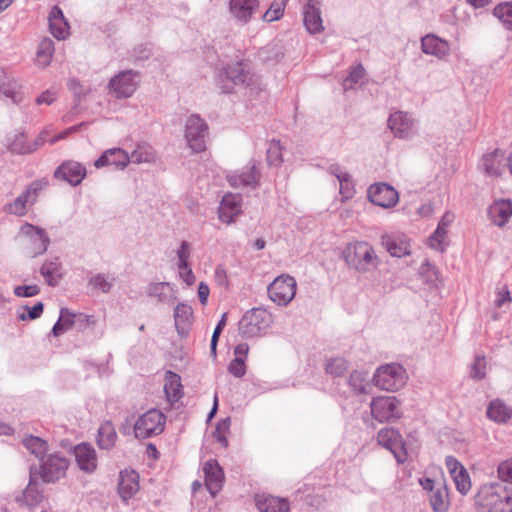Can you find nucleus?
<instances>
[{
	"instance_id": "1",
	"label": "nucleus",
	"mask_w": 512,
	"mask_h": 512,
	"mask_svg": "<svg viewBox=\"0 0 512 512\" xmlns=\"http://www.w3.org/2000/svg\"><path fill=\"white\" fill-rule=\"evenodd\" d=\"M476 505L480 512H511L512 491L502 482H486L476 494Z\"/></svg>"
},
{
	"instance_id": "2",
	"label": "nucleus",
	"mask_w": 512,
	"mask_h": 512,
	"mask_svg": "<svg viewBox=\"0 0 512 512\" xmlns=\"http://www.w3.org/2000/svg\"><path fill=\"white\" fill-rule=\"evenodd\" d=\"M347 265L359 273H367L377 269L380 258L374 248L366 241H356L349 244L343 252Z\"/></svg>"
},
{
	"instance_id": "3",
	"label": "nucleus",
	"mask_w": 512,
	"mask_h": 512,
	"mask_svg": "<svg viewBox=\"0 0 512 512\" xmlns=\"http://www.w3.org/2000/svg\"><path fill=\"white\" fill-rule=\"evenodd\" d=\"M217 85L223 93H231L235 86L256 87L258 77L243 62L227 65L217 76Z\"/></svg>"
},
{
	"instance_id": "4",
	"label": "nucleus",
	"mask_w": 512,
	"mask_h": 512,
	"mask_svg": "<svg viewBox=\"0 0 512 512\" xmlns=\"http://www.w3.org/2000/svg\"><path fill=\"white\" fill-rule=\"evenodd\" d=\"M408 379L406 370L397 363L380 366L373 377L376 387L385 391H397L402 388Z\"/></svg>"
},
{
	"instance_id": "5",
	"label": "nucleus",
	"mask_w": 512,
	"mask_h": 512,
	"mask_svg": "<svg viewBox=\"0 0 512 512\" xmlns=\"http://www.w3.org/2000/svg\"><path fill=\"white\" fill-rule=\"evenodd\" d=\"M209 136V127L198 114H192L185 122L184 138L187 146L194 153L206 150V142Z\"/></svg>"
},
{
	"instance_id": "6",
	"label": "nucleus",
	"mask_w": 512,
	"mask_h": 512,
	"mask_svg": "<svg viewBox=\"0 0 512 512\" xmlns=\"http://www.w3.org/2000/svg\"><path fill=\"white\" fill-rule=\"evenodd\" d=\"M69 461L58 454H52L39 465L30 469V480H58L66 476Z\"/></svg>"
},
{
	"instance_id": "7",
	"label": "nucleus",
	"mask_w": 512,
	"mask_h": 512,
	"mask_svg": "<svg viewBox=\"0 0 512 512\" xmlns=\"http://www.w3.org/2000/svg\"><path fill=\"white\" fill-rule=\"evenodd\" d=\"M165 424L166 416L158 409H150L134 424L135 437L146 439L160 435L164 431Z\"/></svg>"
},
{
	"instance_id": "8",
	"label": "nucleus",
	"mask_w": 512,
	"mask_h": 512,
	"mask_svg": "<svg viewBox=\"0 0 512 512\" xmlns=\"http://www.w3.org/2000/svg\"><path fill=\"white\" fill-rule=\"evenodd\" d=\"M272 322L271 314L262 308L247 311L239 323V330L245 337H255L268 328Z\"/></svg>"
},
{
	"instance_id": "9",
	"label": "nucleus",
	"mask_w": 512,
	"mask_h": 512,
	"mask_svg": "<svg viewBox=\"0 0 512 512\" xmlns=\"http://www.w3.org/2000/svg\"><path fill=\"white\" fill-rule=\"evenodd\" d=\"M296 286V280L292 276H278L268 286L269 298L280 306H286L295 297Z\"/></svg>"
},
{
	"instance_id": "10",
	"label": "nucleus",
	"mask_w": 512,
	"mask_h": 512,
	"mask_svg": "<svg viewBox=\"0 0 512 512\" xmlns=\"http://www.w3.org/2000/svg\"><path fill=\"white\" fill-rule=\"evenodd\" d=\"M370 409L372 416L379 422H390L401 417L399 401L394 396L374 397Z\"/></svg>"
},
{
	"instance_id": "11",
	"label": "nucleus",
	"mask_w": 512,
	"mask_h": 512,
	"mask_svg": "<svg viewBox=\"0 0 512 512\" xmlns=\"http://www.w3.org/2000/svg\"><path fill=\"white\" fill-rule=\"evenodd\" d=\"M377 441L394 455L398 463H404L407 460L408 453L405 442L396 429L391 427L381 429L378 432Z\"/></svg>"
},
{
	"instance_id": "12",
	"label": "nucleus",
	"mask_w": 512,
	"mask_h": 512,
	"mask_svg": "<svg viewBox=\"0 0 512 512\" xmlns=\"http://www.w3.org/2000/svg\"><path fill=\"white\" fill-rule=\"evenodd\" d=\"M427 491L430 506L434 512H446L450 505L446 482H420Z\"/></svg>"
},
{
	"instance_id": "13",
	"label": "nucleus",
	"mask_w": 512,
	"mask_h": 512,
	"mask_svg": "<svg viewBox=\"0 0 512 512\" xmlns=\"http://www.w3.org/2000/svg\"><path fill=\"white\" fill-rule=\"evenodd\" d=\"M388 127L394 136L400 139H409L417 132L414 119L403 111H396L390 114Z\"/></svg>"
},
{
	"instance_id": "14",
	"label": "nucleus",
	"mask_w": 512,
	"mask_h": 512,
	"mask_svg": "<svg viewBox=\"0 0 512 512\" xmlns=\"http://www.w3.org/2000/svg\"><path fill=\"white\" fill-rule=\"evenodd\" d=\"M367 197L370 202L382 208L394 207L399 201L398 192L386 183L372 184L368 188Z\"/></svg>"
},
{
	"instance_id": "15",
	"label": "nucleus",
	"mask_w": 512,
	"mask_h": 512,
	"mask_svg": "<svg viewBox=\"0 0 512 512\" xmlns=\"http://www.w3.org/2000/svg\"><path fill=\"white\" fill-rule=\"evenodd\" d=\"M303 22L310 34H317L324 30L321 17V1L308 0L303 9Z\"/></svg>"
},
{
	"instance_id": "16",
	"label": "nucleus",
	"mask_w": 512,
	"mask_h": 512,
	"mask_svg": "<svg viewBox=\"0 0 512 512\" xmlns=\"http://www.w3.org/2000/svg\"><path fill=\"white\" fill-rule=\"evenodd\" d=\"M261 173L254 161H251L241 172L228 176V182L233 187H251L256 189L260 183Z\"/></svg>"
},
{
	"instance_id": "17",
	"label": "nucleus",
	"mask_w": 512,
	"mask_h": 512,
	"mask_svg": "<svg viewBox=\"0 0 512 512\" xmlns=\"http://www.w3.org/2000/svg\"><path fill=\"white\" fill-rule=\"evenodd\" d=\"M241 196L238 194H225L218 209L220 221L230 224L241 213Z\"/></svg>"
},
{
	"instance_id": "18",
	"label": "nucleus",
	"mask_w": 512,
	"mask_h": 512,
	"mask_svg": "<svg viewBox=\"0 0 512 512\" xmlns=\"http://www.w3.org/2000/svg\"><path fill=\"white\" fill-rule=\"evenodd\" d=\"M55 178L67 181L72 185H78L86 176L85 167L79 162L68 160L63 162L54 173Z\"/></svg>"
},
{
	"instance_id": "19",
	"label": "nucleus",
	"mask_w": 512,
	"mask_h": 512,
	"mask_svg": "<svg viewBox=\"0 0 512 512\" xmlns=\"http://www.w3.org/2000/svg\"><path fill=\"white\" fill-rule=\"evenodd\" d=\"M21 231L28 237V246L32 256H37L47 250L49 239L42 229L31 224H25Z\"/></svg>"
},
{
	"instance_id": "20",
	"label": "nucleus",
	"mask_w": 512,
	"mask_h": 512,
	"mask_svg": "<svg viewBox=\"0 0 512 512\" xmlns=\"http://www.w3.org/2000/svg\"><path fill=\"white\" fill-rule=\"evenodd\" d=\"M128 165V153L121 148L106 150L94 163L96 168L111 167L115 170H123Z\"/></svg>"
},
{
	"instance_id": "21",
	"label": "nucleus",
	"mask_w": 512,
	"mask_h": 512,
	"mask_svg": "<svg viewBox=\"0 0 512 512\" xmlns=\"http://www.w3.org/2000/svg\"><path fill=\"white\" fill-rule=\"evenodd\" d=\"M506 165L505 152L501 149L485 154L481 163L484 172L492 177H500Z\"/></svg>"
},
{
	"instance_id": "22",
	"label": "nucleus",
	"mask_w": 512,
	"mask_h": 512,
	"mask_svg": "<svg viewBox=\"0 0 512 512\" xmlns=\"http://www.w3.org/2000/svg\"><path fill=\"white\" fill-rule=\"evenodd\" d=\"M255 505L259 512H288L289 502L286 498L269 494H256Z\"/></svg>"
},
{
	"instance_id": "23",
	"label": "nucleus",
	"mask_w": 512,
	"mask_h": 512,
	"mask_svg": "<svg viewBox=\"0 0 512 512\" xmlns=\"http://www.w3.org/2000/svg\"><path fill=\"white\" fill-rule=\"evenodd\" d=\"M512 216V201L509 199L495 200L488 208V217L498 227H503Z\"/></svg>"
},
{
	"instance_id": "24",
	"label": "nucleus",
	"mask_w": 512,
	"mask_h": 512,
	"mask_svg": "<svg viewBox=\"0 0 512 512\" xmlns=\"http://www.w3.org/2000/svg\"><path fill=\"white\" fill-rule=\"evenodd\" d=\"M74 455L79 468L85 472H93L97 467V458L94 448L86 443L74 448Z\"/></svg>"
},
{
	"instance_id": "25",
	"label": "nucleus",
	"mask_w": 512,
	"mask_h": 512,
	"mask_svg": "<svg viewBox=\"0 0 512 512\" xmlns=\"http://www.w3.org/2000/svg\"><path fill=\"white\" fill-rule=\"evenodd\" d=\"M49 30L58 40H64L69 36V24L64 18L62 10L54 6L48 16Z\"/></svg>"
},
{
	"instance_id": "26",
	"label": "nucleus",
	"mask_w": 512,
	"mask_h": 512,
	"mask_svg": "<svg viewBox=\"0 0 512 512\" xmlns=\"http://www.w3.org/2000/svg\"><path fill=\"white\" fill-rule=\"evenodd\" d=\"M421 49L425 54L442 59L449 54L450 46L446 40L429 34L421 39Z\"/></svg>"
},
{
	"instance_id": "27",
	"label": "nucleus",
	"mask_w": 512,
	"mask_h": 512,
	"mask_svg": "<svg viewBox=\"0 0 512 512\" xmlns=\"http://www.w3.org/2000/svg\"><path fill=\"white\" fill-rule=\"evenodd\" d=\"M381 243L392 257H404L410 255V244L401 236L383 235Z\"/></svg>"
},
{
	"instance_id": "28",
	"label": "nucleus",
	"mask_w": 512,
	"mask_h": 512,
	"mask_svg": "<svg viewBox=\"0 0 512 512\" xmlns=\"http://www.w3.org/2000/svg\"><path fill=\"white\" fill-rule=\"evenodd\" d=\"M453 220H454V215L452 213L446 212L443 215L436 230L429 237L428 244L431 248H433L439 252L445 251L443 241L447 234V228L453 222Z\"/></svg>"
},
{
	"instance_id": "29",
	"label": "nucleus",
	"mask_w": 512,
	"mask_h": 512,
	"mask_svg": "<svg viewBox=\"0 0 512 512\" xmlns=\"http://www.w3.org/2000/svg\"><path fill=\"white\" fill-rule=\"evenodd\" d=\"M258 4V0H230V12L238 21L247 23Z\"/></svg>"
},
{
	"instance_id": "30",
	"label": "nucleus",
	"mask_w": 512,
	"mask_h": 512,
	"mask_svg": "<svg viewBox=\"0 0 512 512\" xmlns=\"http://www.w3.org/2000/svg\"><path fill=\"white\" fill-rule=\"evenodd\" d=\"M164 391L169 403L174 404L180 400L183 396V390L181 378L178 374L172 371H167L165 373Z\"/></svg>"
},
{
	"instance_id": "31",
	"label": "nucleus",
	"mask_w": 512,
	"mask_h": 512,
	"mask_svg": "<svg viewBox=\"0 0 512 512\" xmlns=\"http://www.w3.org/2000/svg\"><path fill=\"white\" fill-rule=\"evenodd\" d=\"M156 160V152L147 142H140L130 153V163H153Z\"/></svg>"
},
{
	"instance_id": "32",
	"label": "nucleus",
	"mask_w": 512,
	"mask_h": 512,
	"mask_svg": "<svg viewBox=\"0 0 512 512\" xmlns=\"http://www.w3.org/2000/svg\"><path fill=\"white\" fill-rule=\"evenodd\" d=\"M193 311L191 306L180 303L174 309L175 327L180 335L187 333Z\"/></svg>"
},
{
	"instance_id": "33",
	"label": "nucleus",
	"mask_w": 512,
	"mask_h": 512,
	"mask_svg": "<svg viewBox=\"0 0 512 512\" xmlns=\"http://www.w3.org/2000/svg\"><path fill=\"white\" fill-rule=\"evenodd\" d=\"M41 274L50 286H55L62 278L61 263L58 259L46 261L41 267Z\"/></svg>"
},
{
	"instance_id": "34",
	"label": "nucleus",
	"mask_w": 512,
	"mask_h": 512,
	"mask_svg": "<svg viewBox=\"0 0 512 512\" xmlns=\"http://www.w3.org/2000/svg\"><path fill=\"white\" fill-rule=\"evenodd\" d=\"M487 416L498 423H505L512 417V409L501 401H492L487 409Z\"/></svg>"
},
{
	"instance_id": "35",
	"label": "nucleus",
	"mask_w": 512,
	"mask_h": 512,
	"mask_svg": "<svg viewBox=\"0 0 512 512\" xmlns=\"http://www.w3.org/2000/svg\"><path fill=\"white\" fill-rule=\"evenodd\" d=\"M76 313L71 312L67 308H62L60 310V316L58 321L55 323L52 329V333L54 336H60L66 331H68L70 328L73 327V325L76 322Z\"/></svg>"
},
{
	"instance_id": "36",
	"label": "nucleus",
	"mask_w": 512,
	"mask_h": 512,
	"mask_svg": "<svg viewBox=\"0 0 512 512\" xmlns=\"http://www.w3.org/2000/svg\"><path fill=\"white\" fill-rule=\"evenodd\" d=\"M54 50V42L50 38H43L36 53L37 65L41 67L48 66L52 60Z\"/></svg>"
},
{
	"instance_id": "37",
	"label": "nucleus",
	"mask_w": 512,
	"mask_h": 512,
	"mask_svg": "<svg viewBox=\"0 0 512 512\" xmlns=\"http://www.w3.org/2000/svg\"><path fill=\"white\" fill-rule=\"evenodd\" d=\"M173 289L167 282L151 283L147 288V294L158 302H168L172 297Z\"/></svg>"
},
{
	"instance_id": "38",
	"label": "nucleus",
	"mask_w": 512,
	"mask_h": 512,
	"mask_svg": "<svg viewBox=\"0 0 512 512\" xmlns=\"http://www.w3.org/2000/svg\"><path fill=\"white\" fill-rule=\"evenodd\" d=\"M116 437L117 435L112 424L105 422L98 430L97 443L100 448L109 449L114 446Z\"/></svg>"
},
{
	"instance_id": "39",
	"label": "nucleus",
	"mask_w": 512,
	"mask_h": 512,
	"mask_svg": "<svg viewBox=\"0 0 512 512\" xmlns=\"http://www.w3.org/2000/svg\"><path fill=\"white\" fill-rule=\"evenodd\" d=\"M22 443L37 458L43 457L48 450L47 442L42 438L33 435L25 436Z\"/></svg>"
},
{
	"instance_id": "40",
	"label": "nucleus",
	"mask_w": 512,
	"mask_h": 512,
	"mask_svg": "<svg viewBox=\"0 0 512 512\" xmlns=\"http://www.w3.org/2000/svg\"><path fill=\"white\" fill-rule=\"evenodd\" d=\"M325 371L333 377H341L348 370V363L342 357H334L325 360Z\"/></svg>"
},
{
	"instance_id": "41",
	"label": "nucleus",
	"mask_w": 512,
	"mask_h": 512,
	"mask_svg": "<svg viewBox=\"0 0 512 512\" xmlns=\"http://www.w3.org/2000/svg\"><path fill=\"white\" fill-rule=\"evenodd\" d=\"M445 464L452 480H470L466 468L455 457L447 456Z\"/></svg>"
},
{
	"instance_id": "42",
	"label": "nucleus",
	"mask_w": 512,
	"mask_h": 512,
	"mask_svg": "<svg viewBox=\"0 0 512 512\" xmlns=\"http://www.w3.org/2000/svg\"><path fill=\"white\" fill-rule=\"evenodd\" d=\"M128 75L121 72L110 81V91L116 98L127 96Z\"/></svg>"
},
{
	"instance_id": "43",
	"label": "nucleus",
	"mask_w": 512,
	"mask_h": 512,
	"mask_svg": "<svg viewBox=\"0 0 512 512\" xmlns=\"http://www.w3.org/2000/svg\"><path fill=\"white\" fill-rule=\"evenodd\" d=\"M351 389L357 394H366L367 391V374L361 371H353L348 379Z\"/></svg>"
},
{
	"instance_id": "44",
	"label": "nucleus",
	"mask_w": 512,
	"mask_h": 512,
	"mask_svg": "<svg viewBox=\"0 0 512 512\" xmlns=\"http://www.w3.org/2000/svg\"><path fill=\"white\" fill-rule=\"evenodd\" d=\"M23 501L29 507H36L43 501V495L37 487V482H29L23 494Z\"/></svg>"
},
{
	"instance_id": "45",
	"label": "nucleus",
	"mask_w": 512,
	"mask_h": 512,
	"mask_svg": "<svg viewBox=\"0 0 512 512\" xmlns=\"http://www.w3.org/2000/svg\"><path fill=\"white\" fill-rule=\"evenodd\" d=\"M494 15L508 29L512 30V2H505L494 8Z\"/></svg>"
},
{
	"instance_id": "46",
	"label": "nucleus",
	"mask_w": 512,
	"mask_h": 512,
	"mask_svg": "<svg viewBox=\"0 0 512 512\" xmlns=\"http://www.w3.org/2000/svg\"><path fill=\"white\" fill-rule=\"evenodd\" d=\"M287 1L288 0H274L263 15V20L266 22L279 20L283 16Z\"/></svg>"
},
{
	"instance_id": "47",
	"label": "nucleus",
	"mask_w": 512,
	"mask_h": 512,
	"mask_svg": "<svg viewBox=\"0 0 512 512\" xmlns=\"http://www.w3.org/2000/svg\"><path fill=\"white\" fill-rule=\"evenodd\" d=\"M365 76V69L361 64L353 67L349 75L343 80L342 86L345 91L350 90L358 84Z\"/></svg>"
},
{
	"instance_id": "48",
	"label": "nucleus",
	"mask_w": 512,
	"mask_h": 512,
	"mask_svg": "<svg viewBox=\"0 0 512 512\" xmlns=\"http://www.w3.org/2000/svg\"><path fill=\"white\" fill-rule=\"evenodd\" d=\"M205 480H224V472L216 460H208L203 465Z\"/></svg>"
},
{
	"instance_id": "49",
	"label": "nucleus",
	"mask_w": 512,
	"mask_h": 512,
	"mask_svg": "<svg viewBox=\"0 0 512 512\" xmlns=\"http://www.w3.org/2000/svg\"><path fill=\"white\" fill-rule=\"evenodd\" d=\"M282 161V148L280 141L273 140L267 148V163L270 166H279Z\"/></svg>"
},
{
	"instance_id": "50",
	"label": "nucleus",
	"mask_w": 512,
	"mask_h": 512,
	"mask_svg": "<svg viewBox=\"0 0 512 512\" xmlns=\"http://www.w3.org/2000/svg\"><path fill=\"white\" fill-rule=\"evenodd\" d=\"M341 177L342 178L338 180L340 194L344 200H349L353 198L355 194L354 182L349 173L342 175Z\"/></svg>"
},
{
	"instance_id": "51",
	"label": "nucleus",
	"mask_w": 512,
	"mask_h": 512,
	"mask_svg": "<svg viewBox=\"0 0 512 512\" xmlns=\"http://www.w3.org/2000/svg\"><path fill=\"white\" fill-rule=\"evenodd\" d=\"M22 310L23 311L18 314V318L21 321L35 320V319L39 318L42 315L43 310H44V305H43L42 302H37L32 307L24 306L22 308Z\"/></svg>"
},
{
	"instance_id": "52",
	"label": "nucleus",
	"mask_w": 512,
	"mask_h": 512,
	"mask_svg": "<svg viewBox=\"0 0 512 512\" xmlns=\"http://www.w3.org/2000/svg\"><path fill=\"white\" fill-rule=\"evenodd\" d=\"M47 186L48 182L46 180H36L27 187L23 194L26 198L29 199L30 204H33L40 192L43 191Z\"/></svg>"
},
{
	"instance_id": "53",
	"label": "nucleus",
	"mask_w": 512,
	"mask_h": 512,
	"mask_svg": "<svg viewBox=\"0 0 512 512\" xmlns=\"http://www.w3.org/2000/svg\"><path fill=\"white\" fill-rule=\"evenodd\" d=\"M112 284L104 275L98 274L89 280L88 287L93 292H108Z\"/></svg>"
},
{
	"instance_id": "54",
	"label": "nucleus",
	"mask_w": 512,
	"mask_h": 512,
	"mask_svg": "<svg viewBox=\"0 0 512 512\" xmlns=\"http://www.w3.org/2000/svg\"><path fill=\"white\" fill-rule=\"evenodd\" d=\"M230 427V419L225 418L217 423L213 436L216 440L221 443L224 447H227L228 440L226 438V434L229 432Z\"/></svg>"
},
{
	"instance_id": "55",
	"label": "nucleus",
	"mask_w": 512,
	"mask_h": 512,
	"mask_svg": "<svg viewBox=\"0 0 512 512\" xmlns=\"http://www.w3.org/2000/svg\"><path fill=\"white\" fill-rule=\"evenodd\" d=\"M51 137H52L51 130L49 128H45L39 133L38 137L34 141H32V144L29 148L17 147L16 149L20 150V151H36L39 147L44 145L46 142L50 143Z\"/></svg>"
},
{
	"instance_id": "56",
	"label": "nucleus",
	"mask_w": 512,
	"mask_h": 512,
	"mask_svg": "<svg viewBox=\"0 0 512 512\" xmlns=\"http://www.w3.org/2000/svg\"><path fill=\"white\" fill-rule=\"evenodd\" d=\"M486 375V360L484 356L475 357L471 367V377L475 379H483Z\"/></svg>"
},
{
	"instance_id": "57",
	"label": "nucleus",
	"mask_w": 512,
	"mask_h": 512,
	"mask_svg": "<svg viewBox=\"0 0 512 512\" xmlns=\"http://www.w3.org/2000/svg\"><path fill=\"white\" fill-rule=\"evenodd\" d=\"M190 254V244L187 241H182L180 247L177 249L178 268H187Z\"/></svg>"
},
{
	"instance_id": "58",
	"label": "nucleus",
	"mask_w": 512,
	"mask_h": 512,
	"mask_svg": "<svg viewBox=\"0 0 512 512\" xmlns=\"http://www.w3.org/2000/svg\"><path fill=\"white\" fill-rule=\"evenodd\" d=\"M30 204L28 198L22 193L19 197L15 199L13 203L9 205V212L15 215H23L26 213V207Z\"/></svg>"
},
{
	"instance_id": "59",
	"label": "nucleus",
	"mask_w": 512,
	"mask_h": 512,
	"mask_svg": "<svg viewBox=\"0 0 512 512\" xmlns=\"http://www.w3.org/2000/svg\"><path fill=\"white\" fill-rule=\"evenodd\" d=\"M226 317H227V314L224 313L222 315L221 319L219 320V322L217 323V325L214 329L212 338H211V345H210L211 346V354L214 357L216 356V347H217L218 339H219L220 334L223 331L224 327L226 326Z\"/></svg>"
},
{
	"instance_id": "60",
	"label": "nucleus",
	"mask_w": 512,
	"mask_h": 512,
	"mask_svg": "<svg viewBox=\"0 0 512 512\" xmlns=\"http://www.w3.org/2000/svg\"><path fill=\"white\" fill-rule=\"evenodd\" d=\"M32 144V141H28L27 139V136L24 135V134H19L15 137V139L12 141L10 147H11V150L15 153H18V154H28V153H32L33 151H20V150H17L16 148L17 147H20V148H29Z\"/></svg>"
},
{
	"instance_id": "61",
	"label": "nucleus",
	"mask_w": 512,
	"mask_h": 512,
	"mask_svg": "<svg viewBox=\"0 0 512 512\" xmlns=\"http://www.w3.org/2000/svg\"><path fill=\"white\" fill-rule=\"evenodd\" d=\"M228 372L233 376L240 378L246 373V366L243 358H235L228 366Z\"/></svg>"
},
{
	"instance_id": "62",
	"label": "nucleus",
	"mask_w": 512,
	"mask_h": 512,
	"mask_svg": "<svg viewBox=\"0 0 512 512\" xmlns=\"http://www.w3.org/2000/svg\"><path fill=\"white\" fill-rule=\"evenodd\" d=\"M8 88L3 89V94L11 98L13 102L17 103L22 100L21 92H20V86L16 84L14 81H8Z\"/></svg>"
},
{
	"instance_id": "63",
	"label": "nucleus",
	"mask_w": 512,
	"mask_h": 512,
	"mask_svg": "<svg viewBox=\"0 0 512 512\" xmlns=\"http://www.w3.org/2000/svg\"><path fill=\"white\" fill-rule=\"evenodd\" d=\"M40 289L37 285H23L17 286L14 289V294L18 297H33L39 294Z\"/></svg>"
},
{
	"instance_id": "64",
	"label": "nucleus",
	"mask_w": 512,
	"mask_h": 512,
	"mask_svg": "<svg viewBox=\"0 0 512 512\" xmlns=\"http://www.w3.org/2000/svg\"><path fill=\"white\" fill-rule=\"evenodd\" d=\"M497 471L499 480H512V458L500 463Z\"/></svg>"
}]
</instances>
